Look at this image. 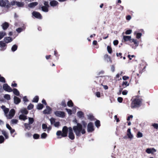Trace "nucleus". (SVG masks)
Returning a JSON list of instances; mask_svg holds the SVG:
<instances>
[{"mask_svg": "<svg viewBox=\"0 0 158 158\" xmlns=\"http://www.w3.org/2000/svg\"><path fill=\"white\" fill-rule=\"evenodd\" d=\"M50 121L51 122V124H54L55 122V119L53 118H51L50 119Z\"/></svg>", "mask_w": 158, "mask_h": 158, "instance_id": "obj_41", "label": "nucleus"}, {"mask_svg": "<svg viewBox=\"0 0 158 158\" xmlns=\"http://www.w3.org/2000/svg\"><path fill=\"white\" fill-rule=\"evenodd\" d=\"M111 70L113 72L115 71V67L114 65H112L111 67Z\"/></svg>", "mask_w": 158, "mask_h": 158, "instance_id": "obj_62", "label": "nucleus"}, {"mask_svg": "<svg viewBox=\"0 0 158 158\" xmlns=\"http://www.w3.org/2000/svg\"><path fill=\"white\" fill-rule=\"evenodd\" d=\"M62 132L60 131H57L56 133V135L58 136H61L62 137Z\"/></svg>", "mask_w": 158, "mask_h": 158, "instance_id": "obj_50", "label": "nucleus"}, {"mask_svg": "<svg viewBox=\"0 0 158 158\" xmlns=\"http://www.w3.org/2000/svg\"><path fill=\"white\" fill-rule=\"evenodd\" d=\"M48 127L47 125L44 123L42 125V128L44 131H46V129H47Z\"/></svg>", "mask_w": 158, "mask_h": 158, "instance_id": "obj_37", "label": "nucleus"}, {"mask_svg": "<svg viewBox=\"0 0 158 158\" xmlns=\"http://www.w3.org/2000/svg\"><path fill=\"white\" fill-rule=\"evenodd\" d=\"M58 4V2L55 0H52L50 2V4L51 6L54 7L56 6Z\"/></svg>", "mask_w": 158, "mask_h": 158, "instance_id": "obj_18", "label": "nucleus"}, {"mask_svg": "<svg viewBox=\"0 0 158 158\" xmlns=\"http://www.w3.org/2000/svg\"><path fill=\"white\" fill-rule=\"evenodd\" d=\"M40 135L37 134H35L33 135V138L35 139H37L39 138Z\"/></svg>", "mask_w": 158, "mask_h": 158, "instance_id": "obj_45", "label": "nucleus"}, {"mask_svg": "<svg viewBox=\"0 0 158 158\" xmlns=\"http://www.w3.org/2000/svg\"><path fill=\"white\" fill-rule=\"evenodd\" d=\"M73 103L71 100L69 101L68 102L67 105L69 107H72L73 106Z\"/></svg>", "mask_w": 158, "mask_h": 158, "instance_id": "obj_44", "label": "nucleus"}, {"mask_svg": "<svg viewBox=\"0 0 158 158\" xmlns=\"http://www.w3.org/2000/svg\"><path fill=\"white\" fill-rule=\"evenodd\" d=\"M104 58L106 60L108 58V59H109V61H110V63H111L112 62V60L110 57L108 55H105L104 56Z\"/></svg>", "mask_w": 158, "mask_h": 158, "instance_id": "obj_43", "label": "nucleus"}, {"mask_svg": "<svg viewBox=\"0 0 158 158\" xmlns=\"http://www.w3.org/2000/svg\"><path fill=\"white\" fill-rule=\"evenodd\" d=\"M39 100V97L38 96H35L33 98V102H37Z\"/></svg>", "mask_w": 158, "mask_h": 158, "instance_id": "obj_39", "label": "nucleus"}, {"mask_svg": "<svg viewBox=\"0 0 158 158\" xmlns=\"http://www.w3.org/2000/svg\"><path fill=\"white\" fill-rule=\"evenodd\" d=\"M77 115L79 118H82L84 117V114L81 111H78L77 112Z\"/></svg>", "mask_w": 158, "mask_h": 158, "instance_id": "obj_22", "label": "nucleus"}, {"mask_svg": "<svg viewBox=\"0 0 158 158\" xmlns=\"http://www.w3.org/2000/svg\"><path fill=\"white\" fill-rule=\"evenodd\" d=\"M21 112L22 114H28V111L26 109H23L21 110Z\"/></svg>", "mask_w": 158, "mask_h": 158, "instance_id": "obj_36", "label": "nucleus"}, {"mask_svg": "<svg viewBox=\"0 0 158 158\" xmlns=\"http://www.w3.org/2000/svg\"><path fill=\"white\" fill-rule=\"evenodd\" d=\"M46 109L44 110L43 111V113L44 114H50V112L51 111V108L49 106H46Z\"/></svg>", "mask_w": 158, "mask_h": 158, "instance_id": "obj_14", "label": "nucleus"}, {"mask_svg": "<svg viewBox=\"0 0 158 158\" xmlns=\"http://www.w3.org/2000/svg\"><path fill=\"white\" fill-rule=\"evenodd\" d=\"M3 88L5 91L8 92H10L12 91V89L11 87L7 84H5L3 85Z\"/></svg>", "mask_w": 158, "mask_h": 158, "instance_id": "obj_9", "label": "nucleus"}, {"mask_svg": "<svg viewBox=\"0 0 158 158\" xmlns=\"http://www.w3.org/2000/svg\"><path fill=\"white\" fill-rule=\"evenodd\" d=\"M47 136V134L45 133H43L41 135V138L42 139H45Z\"/></svg>", "mask_w": 158, "mask_h": 158, "instance_id": "obj_30", "label": "nucleus"}, {"mask_svg": "<svg viewBox=\"0 0 158 158\" xmlns=\"http://www.w3.org/2000/svg\"><path fill=\"white\" fill-rule=\"evenodd\" d=\"M32 15L33 16L38 19H41L42 18V17L41 15L38 12L34 11L32 12Z\"/></svg>", "mask_w": 158, "mask_h": 158, "instance_id": "obj_10", "label": "nucleus"}, {"mask_svg": "<svg viewBox=\"0 0 158 158\" xmlns=\"http://www.w3.org/2000/svg\"><path fill=\"white\" fill-rule=\"evenodd\" d=\"M142 103V100L141 99L136 98L133 100L131 105L132 108H135L139 107Z\"/></svg>", "mask_w": 158, "mask_h": 158, "instance_id": "obj_2", "label": "nucleus"}, {"mask_svg": "<svg viewBox=\"0 0 158 158\" xmlns=\"http://www.w3.org/2000/svg\"><path fill=\"white\" fill-rule=\"evenodd\" d=\"M81 123L83 127V128H85L86 127L87 124L85 121H81Z\"/></svg>", "mask_w": 158, "mask_h": 158, "instance_id": "obj_38", "label": "nucleus"}, {"mask_svg": "<svg viewBox=\"0 0 158 158\" xmlns=\"http://www.w3.org/2000/svg\"><path fill=\"white\" fill-rule=\"evenodd\" d=\"M6 34L4 31H0V40L2 39L4 36L6 35Z\"/></svg>", "mask_w": 158, "mask_h": 158, "instance_id": "obj_27", "label": "nucleus"}, {"mask_svg": "<svg viewBox=\"0 0 158 158\" xmlns=\"http://www.w3.org/2000/svg\"><path fill=\"white\" fill-rule=\"evenodd\" d=\"M0 82L2 83H5L6 80L5 78L3 77H1V76L0 77Z\"/></svg>", "mask_w": 158, "mask_h": 158, "instance_id": "obj_46", "label": "nucleus"}, {"mask_svg": "<svg viewBox=\"0 0 158 158\" xmlns=\"http://www.w3.org/2000/svg\"><path fill=\"white\" fill-rule=\"evenodd\" d=\"M54 114L57 117L63 118L65 116V113L61 111H56L54 112Z\"/></svg>", "mask_w": 158, "mask_h": 158, "instance_id": "obj_6", "label": "nucleus"}, {"mask_svg": "<svg viewBox=\"0 0 158 158\" xmlns=\"http://www.w3.org/2000/svg\"><path fill=\"white\" fill-rule=\"evenodd\" d=\"M129 78V77H128L125 76H123L122 77L123 79L124 80H126L128 79Z\"/></svg>", "mask_w": 158, "mask_h": 158, "instance_id": "obj_64", "label": "nucleus"}, {"mask_svg": "<svg viewBox=\"0 0 158 158\" xmlns=\"http://www.w3.org/2000/svg\"><path fill=\"white\" fill-rule=\"evenodd\" d=\"M132 32V30H127L125 32L126 35H130Z\"/></svg>", "mask_w": 158, "mask_h": 158, "instance_id": "obj_54", "label": "nucleus"}, {"mask_svg": "<svg viewBox=\"0 0 158 158\" xmlns=\"http://www.w3.org/2000/svg\"><path fill=\"white\" fill-rule=\"evenodd\" d=\"M3 40L6 43H8L12 41L13 40L10 37H6L4 38Z\"/></svg>", "mask_w": 158, "mask_h": 158, "instance_id": "obj_16", "label": "nucleus"}, {"mask_svg": "<svg viewBox=\"0 0 158 158\" xmlns=\"http://www.w3.org/2000/svg\"><path fill=\"white\" fill-rule=\"evenodd\" d=\"M6 48V43L2 41H0V50L4 51Z\"/></svg>", "mask_w": 158, "mask_h": 158, "instance_id": "obj_12", "label": "nucleus"}, {"mask_svg": "<svg viewBox=\"0 0 158 158\" xmlns=\"http://www.w3.org/2000/svg\"><path fill=\"white\" fill-rule=\"evenodd\" d=\"M29 120V123L30 124H32L34 122V119L33 118L29 117L28 118Z\"/></svg>", "mask_w": 158, "mask_h": 158, "instance_id": "obj_40", "label": "nucleus"}, {"mask_svg": "<svg viewBox=\"0 0 158 158\" xmlns=\"http://www.w3.org/2000/svg\"><path fill=\"white\" fill-rule=\"evenodd\" d=\"M74 122L76 123L77 125L74 126L72 128L76 137H79L81 136V134H84L85 133V128H83L81 124L77 123L76 120H75Z\"/></svg>", "mask_w": 158, "mask_h": 158, "instance_id": "obj_1", "label": "nucleus"}, {"mask_svg": "<svg viewBox=\"0 0 158 158\" xmlns=\"http://www.w3.org/2000/svg\"><path fill=\"white\" fill-rule=\"evenodd\" d=\"M122 85H125V87H126L127 86H128L129 85V84L127 81H123L122 84Z\"/></svg>", "mask_w": 158, "mask_h": 158, "instance_id": "obj_51", "label": "nucleus"}, {"mask_svg": "<svg viewBox=\"0 0 158 158\" xmlns=\"http://www.w3.org/2000/svg\"><path fill=\"white\" fill-rule=\"evenodd\" d=\"M23 100L24 102H27L28 101V100L27 98V96H24L23 97Z\"/></svg>", "mask_w": 158, "mask_h": 158, "instance_id": "obj_61", "label": "nucleus"}, {"mask_svg": "<svg viewBox=\"0 0 158 158\" xmlns=\"http://www.w3.org/2000/svg\"><path fill=\"white\" fill-rule=\"evenodd\" d=\"M30 124L29 123H25L24 124V126L25 128L28 130L30 129L31 128V127L30 126Z\"/></svg>", "mask_w": 158, "mask_h": 158, "instance_id": "obj_31", "label": "nucleus"}, {"mask_svg": "<svg viewBox=\"0 0 158 158\" xmlns=\"http://www.w3.org/2000/svg\"><path fill=\"white\" fill-rule=\"evenodd\" d=\"M117 100L118 102L121 103L123 101V98L121 97H118L117 98Z\"/></svg>", "mask_w": 158, "mask_h": 158, "instance_id": "obj_63", "label": "nucleus"}, {"mask_svg": "<svg viewBox=\"0 0 158 158\" xmlns=\"http://www.w3.org/2000/svg\"><path fill=\"white\" fill-rule=\"evenodd\" d=\"M1 108L3 110L5 115L6 117L8 115L7 114L9 111V109L6 108V106L4 105L2 106L1 107Z\"/></svg>", "mask_w": 158, "mask_h": 158, "instance_id": "obj_13", "label": "nucleus"}, {"mask_svg": "<svg viewBox=\"0 0 158 158\" xmlns=\"http://www.w3.org/2000/svg\"><path fill=\"white\" fill-rule=\"evenodd\" d=\"M14 102L16 104H19L21 102L20 99L16 96L14 97Z\"/></svg>", "mask_w": 158, "mask_h": 158, "instance_id": "obj_17", "label": "nucleus"}, {"mask_svg": "<svg viewBox=\"0 0 158 158\" xmlns=\"http://www.w3.org/2000/svg\"><path fill=\"white\" fill-rule=\"evenodd\" d=\"M68 128L66 126H64L62 129V137H65L67 136Z\"/></svg>", "mask_w": 158, "mask_h": 158, "instance_id": "obj_11", "label": "nucleus"}, {"mask_svg": "<svg viewBox=\"0 0 158 158\" xmlns=\"http://www.w3.org/2000/svg\"><path fill=\"white\" fill-rule=\"evenodd\" d=\"M18 122V120L15 119H13L11 120V122L12 124H16Z\"/></svg>", "mask_w": 158, "mask_h": 158, "instance_id": "obj_53", "label": "nucleus"}, {"mask_svg": "<svg viewBox=\"0 0 158 158\" xmlns=\"http://www.w3.org/2000/svg\"><path fill=\"white\" fill-rule=\"evenodd\" d=\"M107 50L109 53L110 54L112 52V48L109 46H107Z\"/></svg>", "mask_w": 158, "mask_h": 158, "instance_id": "obj_48", "label": "nucleus"}, {"mask_svg": "<svg viewBox=\"0 0 158 158\" xmlns=\"http://www.w3.org/2000/svg\"><path fill=\"white\" fill-rule=\"evenodd\" d=\"M87 131L92 132L94 130L93 123L91 122L89 123L87 125Z\"/></svg>", "mask_w": 158, "mask_h": 158, "instance_id": "obj_8", "label": "nucleus"}, {"mask_svg": "<svg viewBox=\"0 0 158 158\" xmlns=\"http://www.w3.org/2000/svg\"><path fill=\"white\" fill-rule=\"evenodd\" d=\"M8 23L6 22L3 23L1 25L3 30H5L6 29L9 27Z\"/></svg>", "mask_w": 158, "mask_h": 158, "instance_id": "obj_19", "label": "nucleus"}, {"mask_svg": "<svg viewBox=\"0 0 158 158\" xmlns=\"http://www.w3.org/2000/svg\"><path fill=\"white\" fill-rule=\"evenodd\" d=\"M24 5L23 2H16V5L19 7H23Z\"/></svg>", "mask_w": 158, "mask_h": 158, "instance_id": "obj_28", "label": "nucleus"}, {"mask_svg": "<svg viewBox=\"0 0 158 158\" xmlns=\"http://www.w3.org/2000/svg\"><path fill=\"white\" fill-rule=\"evenodd\" d=\"M127 135L128 136V137L130 139H132L133 137V136L131 134V133H127Z\"/></svg>", "mask_w": 158, "mask_h": 158, "instance_id": "obj_55", "label": "nucleus"}, {"mask_svg": "<svg viewBox=\"0 0 158 158\" xmlns=\"http://www.w3.org/2000/svg\"><path fill=\"white\" fill-rule=\"evenodd\" d=\"M12 91L14 94L15 95L17 96H19V91L17 89L14 88L13 90H12Z\"/></svg>", "mask_w": 158, "mask_h": 158, "instance_id": "obj_23", "label": "nucleus"}, {"mask_svg": "<svg viewBox=\"0 0 158 158\" xmlns=\"http://www.w3.org/2000/svg\"><path fill=\"white\" fill-rule=\"evenodd\" d=\"M61 105L64 107H65L66 106V103L64 100H63L61 102Z\"/></svg>", "mask_w": 158, "mask_h": 158, "instance_id": "obj_57", "label": "nucleus"}, {"mask_svg": "<svg viewBox=\"0 0 158 158\" xmlns=\"http://www.w3.org/2000/svg\"><path fill=\"white\" fill-rule=\"evenodd\" d=\"M42 10L44 12H47L48 11V7L45 6H42L41 7Z\"/></svg>", "mask_w": 158, "mask_h": 158, "instance_id": "obj_24", "label": "nucleus"}, {"mask_svg": "<svg viewBox=\"0 0 158 158\" xmlns=\"http://www.w3.org/2000/svg\"><path fill=\"white\" fill-rule=\"evenodd\" d=\"M18 48V46L16 44H14L13 45L11 48L12 51L14 52L17 50Z\"/></svg>", "mask_w": 158, "mask_h": 158, "instance_id": "obj_29", "label": "nucleus"}, {"mask_svg": "<svg viewBox=\"0 0 158 158\" xmlns=\"http://www.w3.org/2000/svg\"><path fill=\"white\" fill-rule=\"evenodd\" d=\"M69 137L71 140H73L75 138V136L73 132L72 128L71 127H69Z\"/></svg>", "mask_w": 158, "mask_h": 158, "instance_id": "obj_5", "label": "nucleus"}, {"mask_svg": "<svg viewBox=\"0 0 158 158\" xmlns=\"http://www.w3.org/2000/svg\"><path fill=\"white\" fill-rule=\"evenodd\" d=\"M15 114V111L13 109H11L10 111L9 114L7 115L6 117L8 119H11L14 116Z\"/></svg>", "mask_w": 158, "mask_h": 158, "instance_id": "obj_7", "label": "nucleus"}, {"mask_svg": "<svg viewBox=\"0 0 158 158\" xmlns=\"http://www.w3.org/2000/svg\"><path fill=\"white\" fill-rule=\"evenodd\" d=\"M44 6L47 7H49L48 2L45 1L44 3Z\"/></svg>", "mask_w": 158, "mask_h": 158, "instance_id": "obj_59", "label": "nucleus"}, {"mask_svg": "<svg viewBox=\"0 0 158 158\" xmlns=\"http://www.w3.org/2000/svg\"><path fill=\"white\" fill-rule=\"evenodd\" d=\"M88 118L89 119H90V120H92L93 118V116L90 114H89V115H87Z\"/></svg>", "mask_w": 158, "mask_h": 158, "instance_id": "obj_58", "label": "nucleus"}, {"mask_svg": "<svg viewBox=\"0 0 158 158\" xmlns=\"http://www.w3.org/2000/svg\"><path fill=\"white\" fill-rule=\"evenodd\" d=\"M5 140V139L2 135H0V143H3Z\"/></svg>", "mask_w": 158, "mask_h": 158, "instance_id": "obj_42", "label": "nucleus"}, {"mask_svg": "<svg viewBox=\"0 0 158 158\" xmlns=\"http://www.w3.org/2000/svg\"><path fill=\"white\" fill-rule=\"evenodd\" d=\"M146 152L148 154H153L156 152V150L154 148H148L146 150Z\"/></svg>", "mask_w": 158, "mask_h": 158, "instance_id": "obj_15", "label": "nucleus"}, {"mask_svg": "<svg viewBox=\"0 0 158 158\" xmlns=\"http://www.w3.org/2000/svg\"><path fill=\"white\" fill-rule=\"evenodd\" d=\"M2 134L5 137L6 139H8L9 138L7 133L4 130L2 131Z\"/></svg>", "mask_w": 158, "mask_h": 158, "instance_id": "obj_26", "label": "nucleus"}, {"mask_svg": "<svg viewBox=\"0 0 158 158\" xmlns=\"http://www.w3.org/2000/svg\"><path fill=\"white\" fill-rule=\"evenodd\" d=\"M155 129H158V124L154 123L152 124V125Z\"/></svg>", "mask_w": 158, "mask_h": 158, "instance_id": "obj_49", "label": "nucleus"}, {"mask_svg": "<svg viewBox=\"0 0 158 158\" xmlns=\"http://www.w3.org/2000/svg\"><path fill=\"white\" fill-rule=\"evenodd\" d=\"M38 4L37 2H33L29 4L28 5V6L31 8H32L35 7Z\"/></svg>", "mask_w": 158, "mask_h": 158, "instance_id": "obj_20", "label": "nucleus"}, {"mask_svg": "<svg viewBox=\"0 0 158 158\" xmlns=\"http://www.w3.org/2000/svg\"><path fill=\"white\" fill-rule=\"evenodd\" d=\"M9 5L8 0H0V6L2 7L6 6L8 8Z\"/></svg>", "mask_w": 158, "mask_h": 158, "instance_id": "obj_4", "label": "nucleus"}, {"mask_svg": "<svg viewBox=\"0 0 158 158\" xmlns=\"http://www.w3.org/2000/svg\"><path fill=\"white\" fill-rule=\"evenodd\" d=\"M59 124H60V123L59 122H56L54 124V126H55V127H59Z\"/></svg>", "mask_w": 158, "mask_h": 158, "instance_id": "obj_60", "label": "nucleus"}, {"mask_svg": "<svg viewBox=\"0 0 158 158\" xmlns=\"http://www.w3.org/2000/svg\"><path fill=\"white\" fill-rule=\"evenodd\" d=\"M95 126L98 128L100 126V122L98 120H96L95 122Z\"/></svg>", "mask_w": 158, "mask_h": 158, "instance_id": "obj_33", "label": "nucleus"}, {"mask_svg": "<svg viewBox=\"0 0 158 158\" xmlns=\"http://www.w3.org/2000/svg\"><path fill=\"white\" fill-rule=\"evenodd\" d=\"M4 98L7 100H10V96L9 94H5L4 96Z\"/></svg>", "mask_w": 158, "mask_h": 158, "instance_id": "obj_34", "label": "nucleus"}, {"mask_svg": "<svg viewBox=\"0 0 158 158\" xmlns=\"http://www.w3.org/2000/svg\"><path fill=\"white\" fill-rule=\"evenodd\" d=\"M65 110L69 115H71L72 114V111L70 109H66Z\"/></svg>", "mask_w": 158, "mask_h": 158, "instance_id": "obj_56", "label": "nucleus"}, {"mask_svg": "<svg viewBox=\"0 0 158 158\" xmlns=\"http://www.w3.org/2000/svg\"><path fill=\"white\" fill-rule=\"evenodd\" d=\"M123 39L124 41H129L130 43H134L136 47L139 46V42L137 40L134 39H131V36H123Z\"/></svg>", "mask_w": 158, "mask_h": 158, "instance_id": "obj_3", "label": "nucleus"}, {"mask_svg": "<svg viewBox=\"0 0 158 158\" xmlns=\"http://www.w3.org/2000/svg\"><path fill=\"white\" fill-rule=\"evenodd\" d=\"M25 29V27H23V28L21 27H19L18 28H17L16 29V31L19 33L22 32L23 30H24Z\"/></svg>", "mask_w": 158, "mask_h": 158, "instance_id": "obj_32", "label": "nucleus"}, {"mask_svg": "<svg viewBox=\"0 0 158 158\" xmlns=\"http://www.w3.org/2000/svg\"><path fill=\"white\" fill-rule=\"evenodd\" d=\"M134 34L136 35V38L138 39L140 38L142 35L141 33H137L136 31L135 32Z\"/></svg>", "mask_w": 158, "mask_h": 158, "instance_id": "obj_25", "label": "nucleus"}, {"mask_svg": "<svg viewBox=\"0 0 158 158\" xmlns=\"http://www.w3.org/2000/svg\"><path fill=\"white\" fill-rule=\"evenodd\" d=\"M43 105L41 103L39 104L37 106V108L38 110H41L43 107Z\"/></svg>", "mask_w": 158, "mask_h": 158, "instance_id": "obj_35", "label": "nucleus"}, {"mask_svg": "<svg viewBox=\"0 0 158 158\" xmlns=\"http://www.w3.org/2000/svg\"><path fill=\"white\" fill-rule=\"evenodd\" d=\"M34 107V105L32 104H30L27 106V109L30 110L32 109Z\"/></svg>", "mask_w": 158, "mask_h": 158, "instance_id": "obj_47", "label": "nucleus"}, {"mask_svg": "<svg viewBox=\"0 0 158 158\" xmlns=\"http://www.w3.org/2000/svg\"><path fill=\"white\" fill-rule=\"evenodd\" d=\"M19 118L20 120L25 121L27 119V116L23 114H21L19 116Z\"/></svg>", "mask_w": 158, "mask_h": 158, "instance_id": "obj_21", "label": "nucleus"}, {"mask_svg": "<svg viewBox=\"0 0 158 158\" xmlns=\"http://www.w3.org/2000/svg\"><path fill=\"white\" fill-rule=\"evenodd\" d=\"M143 136V134L142 133L138 132L137 134V137L138 138H141Z\"/></svg>", "mask_w": 158, "mask_h": 158, "instance_id": "obj_52", "label": "nucleus"}]
</instances>
